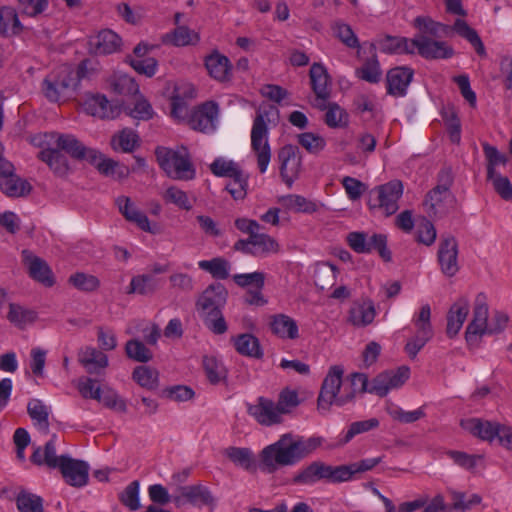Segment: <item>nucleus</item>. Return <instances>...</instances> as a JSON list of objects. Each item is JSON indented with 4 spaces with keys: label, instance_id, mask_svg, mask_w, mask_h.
Wrapping results in <instances>:
<instances>
[{
    "label": "nucleus",
    "instance_id": "obj_23",
    "mask_svg": "<svg viewBox=\"0 0 512 512\" xmlns=\"http://www.w3.org/2000/svg\"><path fill=\"white\" fill-rule=\"evenodd\" d=\"M116 205L119 212L127 221L134 223L138 228L145 232L154 233L148 217L136 207L129 197H118L116 199Z\"/></svg>",
    "mask_w": 512,
    "mask_h": 512
},
{
    "label": "nucleus",
    "instance_id": "obj_47",
    "mask_svg": "<svg viewBox=\"0 0 512 512\" xmlns=\"http://www.w3.org/2000/svg\"><path fill=\"white\" fill-rule=\"evenodd\" d=\"M27 413L33 421L45 432L49 431V410L39 399H32L27 404Z\"/></svg>",
    "mask_w": 512,
    "mask_h": 512
},
{
    "label": "nucleus",
    "instance_id": "obj_33",
    "mask_svg": "<svg viewBox=\"0 0 512 512\" xmlns=\"http://www.w3.org/2000/svg\"><path fill=\"white\" fill-rule=\"evenodd\" d=\"M32 186L26 180L17 176L14 171L11 175L0 178V191L7 197H23L30 193Z\"/></svg>",
    "mask_w": 512,
    "mask_h": 512
},
{
    "label": "nucleus",
    "instance_id": "obj_51",
    "mask_svg": "<svg viewBox=\"0 0 512 512\" xmlns=\"http://www.w3.org/2000/svg\"><path fill=\"white\" fill-rule=\"evenodd\" d=\"M211 172L218 177L234 178L240 177L244 172L239 165L232 160H224L222 158L215 159L210 165Z\"/></svg>",
    "mask_w": 512,
    "mask_h": 512
},
{
    "label": "nucleus",
    "instance_id": "obj_39",
    "mask_svg": "<svg viewBox=\"0 0 512 512\" xmlns=\"http://www.w3.org/2000/svg\"><path fill=\"white\" fill-rule=\"evenodd\" d=\"M95 166L100 174L104 176L118 175V178H125L129 175V169L126 166H120L119 162L106 158L96 149L95 163H90Z\"/></svg>",
    "mask_w": 512,
    "mask_h": 512
},
{
    "label": "nucleus",
    "instance_id": "obj_36",
    "mask_svg": "<svg viewBox=\"0 0 512 512\" xmlns=\"http://www.w3.org/2000/svg\"><path fill=\"white\" fill-rule=\"evenodd\" d=\"M463 425L473 435L490 442L498 438L500 428L502 427L499 423L482 421L480 419H470Z\"/></svg>",
    "mask_w": 512,
    "mask_h": 512
},
{
    "label": "nucleus",
    "instance_id": "obj_37",
    "mask_svg": "<svg viewBox=\"0 0 512 512\" xmlns=\"http://www.w3.org/2000/svg\"><path fill=\"white\" fill-rule=\"evenodd\" d=\"M375 315L372 301L355 303L349 310L348 321L354 326H367L373 322Z\"/></svg>",
    "mask_w": 512,
    "mask_h": 512
},
{
    "label": "nucleus",
    "instance_id": "obj_49",
    "mask_svg": "<svg viewBox=\"0 0 512 512\" xmlns=\"http://www.w3.org/2000/svg\"><path fill=\"white\" fill-rule=\"evenodd\" d=\"M125 353L129 359L147 363L153 358V353L138 339H130L125 344Z\"/></svg>",
    "mask_w": 512,
    "mask_h": 512
},
{
    "label": "nucleus",
    "instance_id": "obj_40",
    "mask_svg": "<svg viewBox=\"0 0 512 512\" xmlns=\"http://www.w3.org/2000/svg\"><path fill=\"white\" fill-rule=\"evenodd\" d=\"M7 319L19 329H25L28 325L36 321L37 312L19 304L11 303L9 305Z\"/></svg>",
    "mask_w": 512,
    "mask_h": 512
},
{
    "label": "nucleus",
    "instance_id": "obj_64",
    "mask_svg": "<svg viewBox=\"0 0 512 512\" xmlns=\"http://www.w3.org/2000/svg\"><path fill=\"white\" fill-rule=\"evenodd\" d=\"M492 182L495 192L505 201L512 200V184L508 177L501 174H495L493 177H487Z\"/></svg>",
    "mask_w": 512,
    "mask_h": 512
},
{
    "label": "nucleus",
    "instance_id": "obj_27",
    "mask_svg": "<svg viewBox=\"0 0 512 512\" xmlns=\"http://www.w3.org/2000/svg\"><path fill=\"white\" fill-rule=\"evenodd\" d=\"M413 70L405 67H395L386 76L387 92L394 96H403L413 78Z\"/></svg>",
    "mask_w": 512,
    "mask_h": 512
},
{
    "label": "nucleus",
    "instance_id": "obj_17",
    "mask_svg": "<svg viewBox=\"0 0 512 512\" xmlns=\"http://www.w3.org/2000/svg\"><path fill=\"white\" fill-rule=\"evenodd\" d=\"M55 145L78 161L95 163L96 149L85 146L72 134H57Z\"/></svg>",
    "mask_w": 512,
    "mask_h": 512
},
{
    "label": "nucleus",
    "instance_id": "obj_19",
    "mask_svg": "<svg viewBox=\"0 0 512 512\" xmlns=\"http://www.w3.org/2000/svg\"><path fill=\"white\" fill-rule=\"evenodd\" d=\"M247 411L261 425L272 426L282 422L276 403L265 397H258L255 404H249Z\"/></svg>",
    "mask_w": 512,
    "mask_h": 512
},
{
    "label": "nucleus",
    "instance_id": "obj_32",
    "mask_svg": "<svg viewBox=\"0 0 512 512\" xmlns=\"http://www.w3.org/2000/svg\"><path fill=\"white\" fill-rule=\"evenodd\" d=\"M379 48L388 54L414 53L416 49V38L408 39L386 35L378 40Z\"/></svg>",
    "mask_w": 512,
    "mask_h": 512
},
{
    "label": "nucleus",
    "instance_id": "obj_50",
    "mask_svg": "<svg viewBox=\"0 0 512 512\" xmlns=\"http://www.w3.org/2000/svg\"><path fill=\"white\" fill-rule=\"evenodd\" d=\"M157 280L149 274L135 276L131 279L128 293H138L140 295H151L157 289Z\"/></svg>",
    "mask_w": 512,
    "mask_h": 512
},
{
    "label": "nucleus",
    "instance_id": "obj_11",
    "mask_svg": "<svg viewBox=\"0 0 512 512\" xmlns=\"http://www.w3.org/2000/svg\"><path fill=\"white\" fill-rule=\"evenodd\" d=\"M347 242L356 253H370L376 250L385 262H390L392 253L387 248V236L385 234H373L369 239L364 232H351L347 236Z\"/></svg>",
    "mask_w": 512,
    "mask_h": 512
},
{
    "label": "nucleus",
    "instance_id": "obj_30",
    "mask_svg": "<svg viewBox=\"0 0 512 512\" xmlns=\"http://www.w3.org/2000/svg\"><path fill=\"white\" fill-rule=\"evenodd\" d=\"M38 158L45 162L56 176L64 177L70 170L67 157L57 147L41 150Z\"/></svg>",
    "mask_w": 512,
    "mask_h": 512
},
{
    "label": "nucleus",
    "instance_id": "obj_15",
    "mask_svg": "<svg viewBox=\"0 0 512 512\" xmlns=\"http://www.w3.org/2000/svg\"><path fill=\"white\" fill-rule=\"evenodd\" d=\"M177 492L178 494L172 496V501L178 507L185 502L198 507L215 505V498L211 491L201 484L181 486L177 488Z\"/></svg>",
    "mask_w": 512,
    "mask_h": 512
},
{
    "label": "nucleus",
    "instance_id": "obj_14",
    "mask_svg": "<svg viewBox=\"0 0 512 512\" xmlns=\"http://www.w3.org/2000/svg\"><path fill=\"white\" fill-rule=\"evenodd\" d=\"M278 159L280 175L283 181L291 187L301 170L302 157L299 148L291 144L283 146L278 152Z\"/></svg>",
    "mask_w": 512,
    "mask_h": 512
},
{
    "label": "nucleus",
    "instance_id": "obj_60",
    "mask_svg": "<svg viewBox=\"0 0 512 512\" xmlns=\"http://www.w3.org/2000/svg\"><path fill=\"white\" fill-rule=\"evenodd\" d=\"M121 503L128 507L131 511L138 510L140 505L139 500V481H132L120 495Z\"/></svg>",
    "mask_w": 512,
    "mask_h": 512
},
{
    "label": "nucleus",
    "instance_id": "obj_25",
    "mask_svg": "<svg viewBox=\"0 0 512 512\" xmlns=\"http://www.w3.org/2000/svg\"><path fill=\"white\" fill-rule=\"evenodd\" d=\"M121 38L112 30L105 29L89 40L90 50L97 55L112 54L119 50Z\"/></svg>",
    "mask_w": 512,
    "mask_h": 512
},
{
    "label": "nucleus",
    "instance_id": "obj_28",
    "mask_svg": "<svg viewBox=\"0 0 512 512\" xmlns=\"http://www.w3.org/2000/svg\"><path fill=\"white\" fill-rule=\"evenodd\" d=\"M312 91L315 96L329 99L331 96V79L327 69L321 63H313L309 70Z\"/></svg>",
    "mask_w": 512,
    "mask_h": 512
},
{
    "label": "nucleus",
    "instance_id": "obj_29",
    "mask_svg": "<svg viewBox=\"0 0 512 512\" xmlns=\"http://www.w3.org/2000/svg\"><path fill=\"white\" fill-rule=\"evenodd\" d=\"M78 361L90 374H99L108 366V357L102 351L87 346L78 353Z\"/></svg>",
    "mask_w": 512,
    "mask_h": 512
},
{
    "label": "nucleus",
    "instance_id": "obj_55",
    "mask_svg": "<svg viewBox=\"0 0 512 512\" xmlns=\"http://www.w3.org/2000/svg\"><path fill=\"white\" fill-rule=\"evenodd\" d=\"M448 193L442 192L439 188L431 189L425 196L422 206L429 217L436 216L438 207L443 203Z\"/></svg>",
    "mask_w": 512,
    "mask_h": 512
},
{
    "label": "nucleus",
    "instance_id": "obj_10",
    "mask_svg": "<svg viewBox=\"0 0 512 512\" xmlns=\"http://www.w3.org/2000/svg\"><path fill=\"white\" fill-rule=\"evenodd\" d=\"M268 112H258L251 131V147L257 157L260 173H265L271 160V149L268 143V128L265 117Z\"/></svg>",
    "mask_w": 512,
    "mask_h": 512
},
{
    "label": "nucleus",
    "instance_id": "obj_62",
    "mask_svg": "<svg viewBox=\"0 0 512 512\" xmlns=\"http://www.w3.org/2000/svg\"><path fill=\"white\" fill-rule=\"evenodd\" d=\"M69 283L75 288L86 292L94 291L100 285L97 277L85 273H75L71 275L69 277Z\"/></svg>",
    "mask_w": 512,
    "mask_h": 512
},
{
    "label": "nucleus",
    "instance_id": "obj_22",
    "mask_svg": "<svg viewBox=\"0 0 512 512\" xmlns=\"http://www.w3.org/2000/svg\"><path fill=\"white\" fill-rule=\"evenodd\" d=\"M470 310V302L466 296L459 297L449 308L446 315V335L452 339L461 330Z\"/></svg>",
    "mask_w": 512,
    "mask_h": 512
},
{
    "label": "nucleus",
    "instance_id": "obj_43",
    "mask_svg": "<svg viewBox=\"0 0 512 512\" xmlns=\"http://www.w3.org/2000/svg\"><path fill=\"white\" fill-rule=\"evenodd\" d=\"M442 118L447 128L450 141L454 144H460L461 141V122L454 106L444 107Z\"/></svg>",
    "mask_w": 512,
    "mask_h": 512
},
{
    "label": "nucleus",
    "instance_id": "obj_7",
    "mask_svg": "<svg viewBox=\"0 0 512 512\" xmlns=\"http://www.w3.org/2000/svg\"><path fill=\"white\" fill-rule=\"evenodd\" d=\"M402 194V182L394 179L373 188L367 204L371 211L379 210L385 217H390L398 211V202Z\"/></svg>",
    "mask_w": 512,
    "mask_h": 512
},
{
    "label": "nucleus",
    "instance_id": "obj_6",
    "mask_svg": "<svg viewBox=\"0 0 512 512\" xmlns=\"http://www.w3.org/2000/svg\"><path fill=\"white\" fill-rule=\"evenodd\" d=\"M159 166L168 177L174 180H192L196 171L188 153H180L171 149L158 147L155 151Z\"/></svg>",
    "mask_w": 512,
    "mask_h": 512
},
{
    "label": "nucleus",
    "instance_id": "obj_42",
    "mask_svg": "<svg viewBox=\"0 0 512 512\" xmlns=\"http://www.w3.org/2000/svg\"><path fill=\"white\" fill-rule=\"evenodd\" d=\"M482 148L487 162V177H493L495 174H498L496 171L497 166H505L509 162V157L487 142L482 143Z\"/></svg>",
    "mask_w": 512,
    "mask_h": 512
},
{
    "label": "nucleus",
    "instance_id": "obj_58",
    "mask_svg": "<svg viewBox=\"0 0 512 512\" xmlns=\"http://www.w3.org/2000/svg\"><path fill=\"white\" fill-rule=\"evenodd\" d=\"M299 144L311 154H317L326 146V141L322 136L315 135L312 132H305L298 135Z\"/></svg>",
    "mask_w": 512,
    "mask_h": 512
},
{
    "label": "nucleus",
    "instance_id": "obj_4",
    "mask_svg": "<svg viewBox=\"0 0 512 512\" xmlns=\"http://www.w3.org/2000/svg\"><path fill=\"white\" fill-rule=\"evenodd\" d=\"M418 30L433 39L451 37L457 33L466 39L479 56H485V46L477 31L470 27L465 20L456 19L452 26L434 21L430 17H418Z\"/></svg>",
    "mask_w": 512,
    "mask_h": 512
},
{
    "label": "nucleus",
    "instance_id": "obj_18",
    "mask_svg": "<svg viewBox=\"0 0 512 512\" xmlns=\"http://www.w3.org/2000/svg\"><path fill=\"white\" fill-rule=\"evenodd\" d=\"M60 469L65 481L74 487H82L88 482L89 466L85 461L72 459L69 456H60Z\"/></svg>",
    "mask_w": 512,
    "mask_h": 512
},
{
    "label": "nucleus",
    "instance_id": "obj_5",
    "mask_svg": "<svg viewBox=\"0 0 512 512\" xmlns=\"http://www.w3.org/2000/svg\"><path fill=\"white\" fill-rule=\"evenodd\" d=\"M344 369L340 365L330 367L324 378L317 399L318 410L328 411L331 405L343 406L353 400L352 393H346L347 387H342Z\"/></svg>",
    "mask_w": 512,
    "mask_h": 512
},
{
    "label": "nucleus",
    "instance_id": "obj_21",
    "mask_svg": "<svg viewBox=\"0 0 512 512\" xmlns=\"http://www.w3.org/2000/svg\"><path fill=\"white\" fill-rule=\"evenodd\" d=\"M418 55L427 60H445L452 58L455 50L445 41L423 35L418 37Z\"/></svg>",
    "mask_w": 512,
    "mask_h": 512
},
{
    "label": "nucleus",
    "instance_id": "obj_63",
    "mask_svg": "<svg viewBox=\"0 0 512 512\" xmlns=\"http://www.w3.org/2000/svg\"><path fill=\"white\" fill-rule=\"evenodd\" d=\"M299 403L298 393L295 390L285 388L280 392L276 405L278 411L283 415L289 413L293 408L297 407Z\"/></svg>",
    "mask_w": 512,
    "mask_h": 512
},
{
    "label": "nucleus",
    "instance_id": "obj_9",
    "mask_svg": "<svg viewBox=\"0 0 512 512\" xmlns=\"http://www.w3.org/2000/svg\"><path fill=\"white\" fill-rule=\"evenodd\" d=\"M339 466L333 467L321 461H314L300 470L293 478L295 484L312 485L320 480L331 483L345 482L344 472Z\"/></svg>",
    "mask_w": 512,
    "mask_h": 512
},
{
    "label": "nucleus",
    "instance_id": "obj_31",
    "mask_svg": "<svg viewBox=\"0 0 512 512\" xmlns=\"http://www.w3.org/2000/svg\"><path fill=\"white\" fill-rule=\"evenodd\" d=\"M205 66L209 75L217 81L224 82L231 77L230 60L218 52H214L206 57Z\"/></svg>",
    "mask_w": 512,
    "mask_h": 512
},
{
    "label": "nucleus",
    "instance_id": "obj_38",
    "mask_svg": "<svg viewBox=\"0 0 512 512\" xmlns=\"http://www.w3.org/2000/svg\"><path fill=\"white\" fill-rule=\"evenodd\" d=\"M234 346L241 355L256 359L263 357V350L258 338L250 333H244L234 338Z\"/></svg>",
    "mask_w": 512,
    "mask_h": 512
},
{
    "label": "nucleus",
    "instance_id": "obj_61",
    "mask_svg": "<svg viewBox=\"0 0 512 512\" xmlns=\"http://www.w3.org/2000/svg\"><path fill=\"white\" fill-rule=\"evenodd\" d=\"M109 409L116 410L118 412L125 413L127 411V405L115 390L111 388H105L101 390V399L98 400Z\"/></svg>",
    "mask_w": 512,
    "mask_h": 512
},
{
    "label": "nucleus",
    "instance_id": "obj_13",
    "mask_svg": "<svg viewBox=\"0 0 512 512\" xmlns=\"http://www.w3.org/2000/svg\"><path fill=\"white\" fill-rule=\"evenodd\" d=\"M218 114V104L214 101H206L191 112L188 124L195 131L210 133L216 129Z\"/></svg>",
    "mask_w": 512,
    "mask_h": 512
},
{
    "label": "nucleus",
    "instance_id": "obj_26",
    "mask_svg": "<svg viewBox=\"0 0 512 512\" xmlns=\"http://www.w3.org/2000/svg\"><path fill=\"white\" fill-rule=\"evenodd\" d=\"M24 261L28 265L29 275L47 287L54 285V278L48 264L40 257L32 255L29 251L23 252Z\"/></svg>",
    "mask_w": 512,
    "mask_h": 512
},
{
    "label": "nucleus",
    "instance_id": "obj_34",
    "mask_svg": "<svg viewBox=\"0 0 512 512\" xmlns=\"http://www.w3.org/2000/svg\"><path fill=\"white\" fill-rule=\"evenodd\" d=\"M23 31L18 13L14 7L0 6V35L13 36Z\"/></svg>",
    "mask_w": 512,
    "mask_h": 512
},
{
    "label": "nucleus",
    "instance_id": "obj_46",
    "mask_svg": "<svg viewBox=\"0 0 512 512\" xmlns=\"http://www.w3.org/2000/svg\"><path fill=\"white\" fill-rule=\"evenodd\" d=\"M200 269L210 273L213 278L224 280L229 277L230 263L221 257L198 262Z\"/></svg>",
    "mask_w": 512,
    "mask_h": 512
},
{
    "label": "nucleus",
    "instance_id": "obj_59",
    "mask_svg": "<svg viewBox=\"0 0 512 512\" xmlns=\"http://www.w3.org/2000/svg\"><path fill=\"white\" fill-rule=\"evenodd\" d=\"M336 37L349 48L359 47V41L350 25L343 22H335L332 26Z\"/></svg>",
    "mask_w": 512,
    "mask_h": 512
},
{
    "label": "nucleus",
    "instance_id": "obj_52",
    "mask_svg": "<svg viewBox=\"0 0 512 512\" xmlns=\"http://www.w3.org/2000/svg\"><path fill=\"white\" fill-rule=\"evenodd\" d=\"M324 121L330 128H345L349 123V115L337 103H329Z\"/></svg>",
    "mask_w": 512,
    "mask_h": 512
},
{
    "label": "nucleus",
    "instance_id": "obj_48",
    "mask_svg": "<svg viewBox=\"0 0 512 512\" xmlns=\"http://www.w3.org/2000/svg\"><path fill=\"white\" fill-rule=\"evenodd\" d=\"M338 270L336 266L330 263L319 264L314 272V283L321 290L332 286L337 277Z\"/></svg>",
    "mask_w": 512,
    "mask_h": 512
},
{
    "label": "nucleus",
    "instance_id": "obj_56",
    "mask_svg": "<svg viewBox=\"0 0 512 512\" xmlns=\"http://www.w3.org/2000/svg\"><path fill=\"white\" fill-rule=\"evenodd\" d=\"M193 39H197V35L192 30L187 26H179L171 34H166L163 41L175 46H185L193 43Z\"/></svg>",
    "mask_w": 512,
    "mask_h": 512
},
{
    "label": "nucleus",
    "instance_id": "obj_54",
    "mask_svg": "<svg viewBox=\"0 0 512 512\" xmlns=\"http://www.w3.org/2000/svg\"><path fill=\"white\" fill-rule=\"evenodd\" d=\"M126 62L139 74L147 77L155 75L158 67V62L153 57L144 59H135L131 55L126 56Z\"/></svg>",
    "mask_w": 512,
    "mask_h": 512
},
{
    "label": "nucleus",
    "instance_id": "obj_3",
    "mask_svg": "<svg viewBox=\"0 0 512 512\" xmlns=\"http://www.w3.org/2000/svg\"><path fill=\"white\" fill-rule=\"evenodd\" d=\"M409 374V368L401 366L397 369L383 371L369 382L365 374L353 373L350 376V389L346 390V393H352L353 398L356 393L365 392L384 397L390 390L401 387L409 378Z\"/></svg>",
    "mask_w": 512,
    "mask_h": 512
},
{
    "label": "nucleus",
    "instance_id": "obj_24",
    "mask_svg": "<svg viewBox=\"0 0 512 512\" xmlns=\"http://www.w3.org/2000/svg\"><path fill=\"white\" fill-rule=\"evenodd\" d=\"M271 332L280 339L296 340L299 338L297 322L290 316L279 313L272 315L269 321Z\"/></svg>",
    "mask_w": 512,
    "mask_h": 512
},
{
    "label": "nucleus",
    "instance_id": "obj_53",
    "mask_svg": "<svg viewBox=\"0 0 512 512\" xmlns=\"http://www.w3.org/2000/svg\"><path fill=\"white\" fill-rule=\"evenodd\" d=\"M225 455L234 464L250 470L254 467V457L250 449L240 447H229L225 450Z\"/></svg>",
    "mask_w": 512,
    "mask_h": 512
},
{
    "label": "nucleus",
    "instance_id": "obj_20",
    "mask_svg": "<svg viewBox=\"0 0 512 512\" xmlns=\"http://www.w3.org/2000/svg\"><path fill=\"white\" fill-rule=\"evenodd\" d=\"M83 109L87 114L100 119H114L121 112L118 104L110 102L102 94L88 95L83 103Z\"/></svg>",
    "mask_w": 512,
    "mask_h": 512
},
{
    "label": "nucleus",
    "instance_id": "obj_41",
    "mask_svg": "<svg viewBox=\"0 0 512 512\" xmlns=\"http://www.w3.org/2000/svg\"><path fill=\"white\" fill-rule=\"evenodd\" d=\"M132 379L148 390H155L159 386V372L150 366L141 365L134 368Z\"/></svg>",
    "mask_w": 512,
    "mask_h": 512
},
{
    "label": "nucleus",
    "instance_id": "obj_44",
    "mask_svg": "<svg viewBox=\"0 0 512 512\" xmlns=\"http://www.w3.org/2000/svg\"><path fill=\"white\" fill-rule=\"evenodd\" d=\"M203 368L209 382L213 385L219 384L227 377V370L223 363L215 356L205 355L202 360Z\"/></svg>",
    "mask_w": 512,
    "mask_h": 512
},
{
    "label": "nucleus",
    "instance_id": "obj_35",
    "mask_svg": "<svg viewBox=\"0 0 512 512\" xmlns=\"http://www.w3.org/2000/svg\"><path fill=\"white\" fill-rule=\"evenodd\" d=\"M110 144L114 151L132 153L140 146V139L135 131L124 128L112 136Z\"/></svg>",
    "mask_w": 512,
    "mask_h": 512
},
{
    "label": "nucleus",
    "instance_id": "obj_1",
    "mask_svg": "<svg viewBox=\"0 0 512 512\" xmlns=\"http://www.w3.org/2000/svg\"><path fill=\"white\" fill-rule=\"evenodd\" d=\"M322 443V437L305 438L285 433L261 451L259 457L262 470L274 473L281 467L293 466L311 455Z\"/></svg>",
    "mask_w": 512,
    "mask_h": 512
},
{
    "label": "nucleus",
    "instance_id": "obj_8",
    "mask_svg": "<svg viewBox=\"0 0 512 512\" xmlns=\"http://www.w3.org/2000/svg\"><path fill=\"white\" fill-rule=\"evenodd\" d=\"M76 87L74 71L68 66H61L54 70L42 82L43 94L50 102H58L70 96Z\"/></svg>",
    "mask_w": 512,
    "mask_h": 512
},
{
    "label": "nucleus",
    "instance_id": "obj_16",
    "mask_svg": "<svg viewBox=\"0 0 512 512\" xmlns=\"http://www.w3.org/2000/svg\"><path fill=\"white\" fill-rule=\"evenodd\" d=\"M438 262L441 271L448 277L454 276L458 270V243L450 234L441 235L438 249Z\"/></svg>",
    "mask_w": 512,
    "mask_h": 512
},
{
    "label": "nucleus",
    "instance_id": "obj_57",
    "mask_svg": "<svg viewBox=\"0 0 512 512\" xmlns=\"http://www.w3.org/2000/svg\"><path fill=\"white\" fill-rule=\"evenodd\" d=\"M163 199L167 203H172L176 205L178 208L189 211L192 209V203L189 201V198L183 190L171 186L169 187L163 194Z\"/></svg>",
    "mask_w": 512,
    "mask_h": 512
},
{
    "label": "nucleus",
    "instance_id": "obj_45",
    "mask_svg": "<svg viewBox=\"0 0 512 512\" xmlns=\"http://www.w3.org/2000/svg\"><path fill=\"white\" fill-rule=\"evenodd\" d=\"M16 506L19 512H44L42 497L25 489L18 492Z\"/></svg>",
    "mask_w": 512,
    "mask_h": 512
},
{
    "label": "nucleus",
    "instance_id": "obj_12",
    "mask_svg": "<svg viewBox=\"0 0 512 512\" xmlns=\"http://www.w3.org/2000/svg\"><path fill=\"white\" fill-rule=\"evenodd\" d=\"M233 249L253 256H264L270 253H277L279 251V244L268 234L257 231L252 237L236 241Z\"/></svg>",
    "mask_w": 512,
    "mask_h": 512
},
{
    "label": "nucleus",
    "instance_id": "obj_2",
    "mask_svg": "<svg viewBox=\"0 0 512 512\" xmlns=\"http://www.w3.org/2000/svg\"><path fill=\"white\" fill-rule=\"evenodd\" d=\"M228 291L221 283L210 284L197 298L195 307L205 326L214 334H224L227 323L223 316Z\"/></svg>",
    "mask_w": 512,
    "mask_h": 512
}]
</instances>
